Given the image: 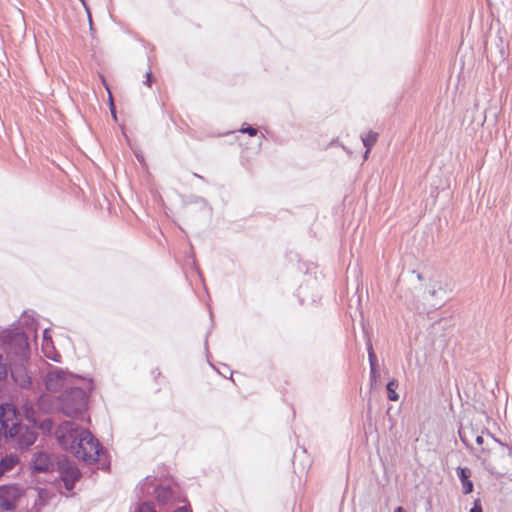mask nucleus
<instances>
[{"mask_svg":"<svg viewBox=\"0 0 512 512\" xmlns=\"http://www.w3.org/2000/svg\"><path fill=\"white\" fill-rule=\"evenodd\" d=\"M509 455L512 457V449H510V451H509Z\"/></svg>","mask_w":512,"mask_h":512,"instance_id":"36","label":"nucleus"},{"mask_svg":"<svg viewBox=\"0 0 512 512\" xmlns=\"http://www.w3.org/2000/svg\"><path fill=\"white\" fill-rule=\"evenodd\" d=\"M368 158V154H366V152L364 153V159H367Z\"/></svg>","mask_w":512,"mask_h":512,"instance_id":"34","label":"nucleus"},{"mask_svg":"<svg viewBox=\"0 0 512 512\" xmlns=\"http://www.w3.org/2000/svg\"><path fill=\"white\" fill-rule=\"evenodd\" d=\"M82 437L83 439H78V446L73 455L90 464L97 462L103 451L100 442L89 430H83Z\"/></svg>","mask_w":512,"mask_h":512,"instance_id":"4","label":"nucleus"},{"mask_svg":"<svg viewBox=\"0 0 512 512\" xmlns=\"http://www.w3.org/2000/svg\"><path fill=\"white\" fill-rule=\"evenodd\" d=\"M92 379H83V386L65 389L58 397L60 411L68 417L82 415L88 407L89 394L93 391Z\"/></svg>","mask_w":512,"mask_h":512,"instance_id":"2","label":"nucleus"},{"mask_svg":"<svg viewBox=\"0 0 512 512\" xmlns=\"http://www.w3.org/2000/svg\"><path fill=\"white\" fill-rule=\"evenodd\" d=\"M394 512H405L404 508L402 506H398L394 509Z\"/></svg>","mask_w":512,"mask_h":512,"instance_id":"31","label":"nucleus"},{"mask_svg":"<svg viewBox=\"0 0 512 512\" xmlns=\"http://www.w3.org/2000/svg\"><path fill=\"white\" fill-rule=\"evenodd\" d=\"M207 337H208V334L206 335V339H205V349H206V350L208 349V341H207Z\"/></svg>","mask_w":512,"mask_h":512,"instance_id":"32","label":"nucleus"},{"mask_svg":"<svg viewBox=\"0 0 512 512\" xmlns=\"http://www.w3.org/2000/svg\"><path fill=\"white\" fill-rule=\"evenodd\" d=\"M156 500L159 504H166L173 496V492L168 486H157L154 490Z\"/></svg>","mask_w":512,"mask_h":512,"instance_id":"12","label":"nucleus"},{"mask_svg":"<svg viewBox=\"0 0 512 512\" xmlns=\"http://www.w3.org/2000/svg\"><path fill=\"white\" fill-rule=\"evenodd\" d=\"M137 159H138L139 161H142V160H143V157H139V156H137Z\"/></svg>","mask_w":512,"mask_h":512,"instance_id":"35","label":"nucleus"},{"mask_svg":"<svg viewBox=\"0 0 512 512\" xmlns=\"http://www.w3.org/2000/svg\"><path fill=\"white\" fill-rule=\"evenodd\" d=\"M367 351H368V359H369L370 367H378L377 357L374 353L372 344L370 342L367 345Z\"/></svg>","mask_w":512,"mask_h":512,"instance_id":"18","label":"nucleus"},{"mask_svg":"<svg viewBox=\"0 0 512 512\" xmlns=\"http://www.w3.org/2000/svg\"><path fill=\"white\" fill-rule=\"evenodd\" d=\"M145 81H144V84L147 85V86H151V82H152V73L151 71H147L146 72V75H145Z\"/></svg>","mask_w":512,"mask_h":512,"instance_id":"25","label":"nucleus"},{"mask_svg":"<svg viewBox=\"0 0 512 512\" xmlns=\"http://www.w3.org/2000/svg\"><path fill=\"white\" fill-rule=\"evenodd\" d=\"M173 512H191L190 508L187 506H182L174 510Z\"/></svg>","mask_w":512,"mask_h":512,"instance_id":"27","label":"nucleus"},{"mask_svg":"<svg viewBox=\"0 0 512 512\" xmlns=\"http://www.w3.org/2000/svg\"><path fill=\"white\" fill-rule=\"evenodd\" d=\"M469 512H483L481 500L479 498L473 501V506L470 508Z\"/></svg>","mask_w":512,"mask_h":512,"instance_id":"21","label":"nucleus"},{"mask_svg":"<svg viewBox=\"0 0 512 512\" xmlns=\"http://www.w3.org/2000/svg\"><path fill=\"white\" fill-rule=\"evenodd\" d=\"M67 373L58 367H55L53 370L49 371L46 375L45 385L47 390L49 391H57L66 382Z\"/></svg>","mask_w":512,"mask_h":512,"instance_id":"9","label":"nucleus"},{"mask_svg":"<svg viewBox=\"0 0 512 512\" xmlns=\"http://www.w3.org/2000/svg\"><path fill=\"white\" fill-rule=\"evenodd\" d=\"M0 341L6 354L8 356H14L20 368L28 362L30 346L28 336L23 330L12 325L2 331Z\"/></svg>","mask_w":512,"mask_h":512,"instance_id":"3","label":"nucleus"},{"mask_svg":"<svg viewBox=\"0 0 512 512\" xmlns=\"http://www.w3.org/2000/svg\"><path fill=\"white\" fill-rule=\"evenodd\" d=\"M379 376L380 375L378 373L377 367H370V381L372 384L377 381Z\"/></svg>","mask_w":512,"mask_h":512,"instance_id":"22","label":"nucleus"},{"mask_svg":"<svg viewBox=\"0 0 512 512\" xmlns=\"http://www.w3.org/2000/svg\"><path fill=\"white\" fill-rule=\"evenodd\" d=\"M57 462L53 455L46 452H36L31 459L33 474L53 472L57 468Z\"/></svg>","mask_w":512,"mask_h":512,"instance_id":"8","label":"nucleus"},{"mask_svg":"<svg viewBox=\"0 0 512 512\" xmlns=\"http://www.w3.org/2000/svg\"><path fill=\"white\" fill-rule=\"evenodd\" d=\"M80 1L83 3V5H85V0H80Z\"/></svg>","mask_w":512,"mask_h":512,"instance_id":"37","label":"nucleus"},{"mask_svg":"<svg viewBox=\"0 0 512 512\" xmlns=\"http://www.w3.org/2000/svg\"><path fill=\"white\" fill-rule=\"evenodd\" d=\"M83 430L73 421H64L57 427L55 435L59 444L74 454L78 439H83Z\"/></svg>","mask_w":512,"mask_h":512,"instance_id":"5","label":"nucleus"},{"mask_svg":"<svg viewBox=\"0 0 512 512\" xmlns=\"http://www.w3.org/2000/svg\"><path fill=\"white\" fill-rule=\"evenodd\" d=\"M110 111H111V114L114 118H116V109H115V105L113 104L112 100L110 99Z\"/></svg>","mask_w":512,"mask_h":512,"instance_id":"28","label":"nucleus"},{"mask_svg":"<svg viewBox=\"0 0 512 512\" xmlns=\"http://www.w3.org/2000/svg\"><path fill=\"white\" fill-rule=\"evenodd\" d=\"M8 371H10L12 378L17 382L16 378V370L13 369L12 365H8L6 360L0 354V381L6 379L8 375Z\"/></svg>","mask_w":512,"mask_h":512,"instance_id":"13","label":"nucleus"},{"mask_svg":"<svg viewBox=\"0 0 512 512\" xmlns=\"http://www.w3.org/2000/svg\"><path fill=\"white\" fill-rule=\"evenodd\" d=\"M0 426L5 438L14 440L20 449L32 446L38 436L34 428L19 422L15 409L9 404L0 406Z\"/></svg>","mask_w":512,"mask_h":512,"instance_id":"1","label":"nucleus"},{"mask_svg":"<svg viewBox=\"0 0 512 512\" xmlns=\"http://www.w3.org/2000/svg\"><path fill=\"white\" fill-rule=\"evenodd\" d=\"M493 439L495 440V442L499 443L500 445H504L499 439L493 437Z\"/></svg>","mask_w":512,"mask_h":512,"instance_id":"33","label":"nucleus"},{"mask_svg":"<svg viewBox=\"0 0 512 512\" xmlns=\"http://www.w3.org/2000/svg\"><path fill=\"white\" fill-rule=\"evenodd\" d=\"M475 442L478 444V445H482L484 443V438L483 436L481 435H477L476 438H475Z\"/></svg>","mask_w":512,"mask_h":512,"instance_id":"29","label":"nucleus"},{"mask_svg":"<svg viewBox=\"0 0 512 512\" xmlns=\"http://www.w3.org/2000/svg\"><path fill=\"white\" fill-rule=\"evenodd\" d=\"M135 512H156V510L153 503L142 502L136 507Z\"/></svg>","mask_w":512,"mask_h":512,"instance_id":"17","label":"nucleus"},{"mask_svg":"<svg viewBox=\"0 0 512 512\" xmlns=\"http://www.w3.org/2000/svg\"><path fill=\"white\" fill-rule=\"evenodd\" d=\"M19 463V457L16 454H8L0 459V477L11 471Z\"/></svg>","mask_w":512,"mask_h":512,"instance_id":"11","label":"nucleus"},{"mask_svg":"<svg viewBox=\"0 0 512 512\" xmlns=\"http://www.w3.org/2000/svg\"><path fill=\"white\" fill-rule=\"evenodd\" d=\"M378 133L369 131L365 136H362V142L366 148V154H369L374 144L377 142Z\"/></svg>","mask_w":512,"mask_h":512,"instance_id":"14","label":"nucleus"},{"mask_svg":"<svg viewBox=\"0 0 512 512\" xmlns=\"http://www.w3.org/2000/svg\"><path fill=\"white\" fill-rule=\"evenodd\" d=\"M456 474L461 482L463 494H470L474 489V484L470 480L471 470L468 467L458 466L456 468Z\"/></svg>","mask_w":512,"mask_h":512,"instance_id":"10","label":"nucleus"},{"mask_svg":"<svg viewBox=\"0 0 512 512\" xmlns=\"http://www.w3.org/2000/svg\"><path fill=\"white\" fill-rule=\"evenodd\" d=\"M24 494L25 490L19 484L0 485V509L9 512L16 510Z\"/></svg>","mask_w":512,"mask_h":512,"instance_id":"6","label":"nucleus"},{"mask_svg":"<svg viewBox=\"0 0 512 512\" xmlns=\"http://www.w3.org/2000/svg\"><path fill=\"white\" fill-rule=\"evenodd\" d=\"M241 133H247L249 136L254 137L258 134V129L250 126L247 123H244L242 127L239 129Z\"/></svg>","mask_w":512,"mask_h":512,"instance_id":"19","label":"nucleus"},{"mask_svg":"<svg viewBox=\"0 0 512 512\" xmlns=\"http://www.w3.org/2000/svg\"><path fill=\"white\" fill-rule=\"evenodd\" d=\"M447 294L446 290L443 289L441 286H439L438 289H436L435 287H433L432 289L429 290V294L432 296V297H436L438 294Z\"/></svg>","mask_w":512,"mask_h":512,"instance_id":"23","label":"nucleus"},{"mask_svg":"<svg viewBox=\"0 0 512 512\" xmlns=\"http://www.w3.org/2000/svg\"><path fill=\"white\" fill-rule=\"evenodd\" d=\"M24 325L30 327L31 330H36V327L34 325L35 320L33 318H29L27 316V312H23L20 320Z\"/></svg>","mask_w":512,"mask_h":512,"instance_id":"20","label":"nucleus"},{"mask_svg":"<svg viewBox=\"0 0 512 512\" xmlns=\"http://www.w3.org/2000/svg\"><path fill=\"white\" fill-rule=\"evenodd\" d=\"M414 274H416V277L419 281L423 280V275L420 272H417L415 270L412 271Z\"/></svg>","mask_w":512,"mask_h":512,"instance_id":"30","label":"nucleus"},{"mask_svg":"<svg viewBox=\"0 0 512 512\" xmlns=\"http://www.w3.org/2000/svg\"><path fill=\"white\" fill-rule=\"evenodd\" d=\"M459 437H460V440L462 441V443L465 445L466 448H471V445L469 444L466 436L464 433H462L461 431H459Z\"/></svg>","mask_w":512,"mask_h":512,"instance_id":"24","label":"nucleus"},{"mask_svg":"<svg viewBox=\"0 0 512 512\" xmlns=\"http://www.w3.org/2000/svg\"><path fill=\"white\" fill-rule=\"evenodd\" d=\"M398 381L396 379H391L387 385V397L390 401H397L399 399V395L396 392V389L398 388Z\"/></svg>","mask_w":512,"mask_h":512,"instance_id":"15","label":"nucleus"},{"mask_svg":"<svg viewBox=\"0 0 512 512\" xmlns=\"http://www.w3.org/2000/svg\"><path fill=\"white\" fill-rule=\"evenodd\" d=\"M53 426H54V423L53 421L50 419V418H46L44 420H42L39 425H38V428L45 434H50L52 429H53Z\"/></svg>","mask_w":512,"mask_h":512,"instance_id":"16","label":"nucleus"},{"mask_svg":"<svg viewBox=\"0 0 512 512\" xmlns=\"http://www.w3.org/2000/svg\"><path fill=\"white\" fill-rule=\"evenodd\" d=\"M49 332H50L49 328L44 329V331H43V339H44V341L51 340V336H50Z\"/></svg>","mask_w":512,"mask_h":512,"instance_id":"26","label":"nucleus"},{"mask_svg":"<svg viewBox=\"0 0 512 512\" xmlns=\"http://www.w3.org/2000/svg\"><path fill=\"white\" fill-rule=\"evenodd\" d=\"M60 478L64 483V487L67 490H72L75 487L76 482L81 477L79 468L69 462L67 459L57 462V468Z\"/></svg>","mask_w":512,"mask_h":512,"instance_id":"7","label":"nucleus"}]
</instances>
